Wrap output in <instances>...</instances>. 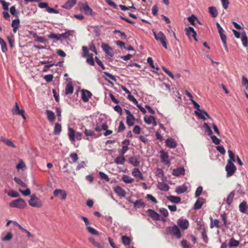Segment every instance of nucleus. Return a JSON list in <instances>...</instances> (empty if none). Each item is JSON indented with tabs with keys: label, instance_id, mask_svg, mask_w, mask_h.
<instances>
[{
	"label": "nucleus",
	"instance_id": "680f3d73",
	"mask_svg": "<svg viewBox=\"0 0 248 248\" xmlns=\"http://www.w3.org/2000/svg\"><path fill=\"white\" fill-rule=\"evenodd\" d=\"M47 36L49 39H55L58 41L60 40V36L59 35H58L54 33H50Z\"/></svg>",
	"mask_w": 248,
	"mask_h": 248
},
{
	"label": "nucleus",
	"instance_id": "58836bf2",
	"mask_svg": "<svg viewBox=\"0 0 248 248\" xmlns=\"http://www.w3.org/2000/svg\"><path fill=\"white\" fill-rule=\"evenodd\" d=\"M73 31H68L64 33L60 34L59 36H60V39L61 38H68L72 35V33L73 32Z\"/></svg>",
	"mask_w": 248,
	"mask_h": 248
},
{
	"label": "nucleus",
	"instance_id": "bb28decb",
	"mask_svg": "<svg viewBox=\"0 0 248 248\" xmlns=\"http://www.w3.org/2000/svg\"><path fill=\"white\" fill-rule=\"evenodd\" d=\"M204 202V200L203 198H201L197 200L194 205V209H200L202 207Z\"/></svg>",
	"mask_w": 248,
	"mask_h": 248
},
{
	"label": "nucleus",
	"instance_id": "f704fd0d",
	"mask_svg": "<svg viewBox=\"0 0 248 248\" xmlns=\"http://www.w3.org/2000/svg\"><path fill=\"white\" fill-rule=\"evenodd\" d=\"M239 241L234 239V238H232L230 240L228 246L230 247H237L239 246Z\"/></svg>",
	"mask_w": 248,
	"mask_h": 248
},
{
	"label": "nucleus",
	"instance_id": "7ed1b4c3",
	"mask_svg": "<svg viewBox=\"0 0 248 248\" xmlns=\"http://www.w3.org/2000/svg\"><path fill=\"white\" fill-rule=\"evenodd\" d=\"M29 204L32 207L37 208H40L43 205L41 200L35 195H32L31 196V199L29 201Z\"/></svg>",
	"mask_w": 248,
	"mask_h": 248
},
{
	"label": "nucleus",
	"instance_id": "7c9ffc66",
	"mask_svg": "<svg viewBox=\"0 0 248 248\" xmlns=\"http://www.w3.org/2000/svg\"><path fill=\"white\" fill-rule=\"evenodd\" d=\"M122 180L126 184H131L134 181L133 178L127 175H123Z\"/></svg>",
	"mask_w": 248,
	"mask_h": 248
},
{
	"label": "nucleus",
	"instance_id": "e2e57ef3",
	"mask_svg": "<svg viewBox=\"0 0 248 248\" xmlns=\"http://www.w3.org/2000/svg\"><path fill=\"white\" fill-rule=\"evenodd\" d=\"M82 48L83 50V57H87L89 56L91 54L89 53L88 48L85 46H83Z\"/></svg>",
	"mask_w": 248,
	"mask_h": 248
},
{
	"label": "nucleus",
	"instance_id": "6e6d98bb",
	"mask_svg": "<svg viewBox=\"0 0 248 248\" xmlns=\"http://www.w3.org/2000/svg\"><path fill=\"white\" fill-rule=\"evenodd\" d=\"M241 41H242L243 45L245 47L248 46V37H247L246 33H245V35L244 36H243V37H242Z\"/></svg>",
	"mask_w": 248,
	"mask_h": 248
},
{
	"label": "nucleus",
	"instance_id": "4c0bfd02",
	"mask_svg": "<svg viewBox=\"0 0 248 248\" xmlns=\"http://www.w3.org/2000/svg\"><path fill=\"white\" fill-rule=\"evenodd\" d=\"M131 241V239L128 236H123L122 237V242L125 246L129 245L130 244Z\"/></svg>",
	"mask_w": 248,
	"mask_h": 248
},
{
	"label": "nucleus",
	"instance_id": "20e7f679",
	"mask_svg": "<svg viewBox=\"0 0 248 248\" xmlns=\"http://www.w3.org/2000/svg\"><path fill=\"white\" fill-rule=\"evenodd\" d=\"M225 170L227 171V177L232 176L236 170V167L233 163L228 161L225 167Z\"/></svg>",
	"mask_w": 248,
	"mask_h": 248
},
{
	"label": "nucleus",
	"instance_id": "3c124183",
	"mask_svg": "<svg viewBox=\"0 0 248 248\" xmlns=\"http://www.w3.org/2000/svg\"><path fill=\"white\" fill-rule=\"evenodd\" d=\"M242 85L245 87L246 90L248 91V79L245 76H242Z\"/></svg>",
	"mask_w": 248,
	"mask_h": 248
},
{
	"label": "nucleus",
	"instance_id": "603ef678",
	"mask_svg": "<svg viewBox=\"0 0 248 248\" xmlns=\"http://www.w3.org/2000/svg\"><path fill=\"white\" fill-rule=\"evenodd\" d=\"M99 175L102 179H104L107 182L109 181V178L108 176L103 172L100 171L99 172Z\"/></svg>",
	"mask_w": 248,
	"mask_h": 248
},
{
	"label": "nucleus",
	"instance_id": "6e6552de",
	"mask_svg": "<svg viewBox=\"0 0 248 248\" xmlns=\"http://www.w3.org/2000/svg\"><path fill=\"white\" fill-rule=\"evenodd\" d=\"M24 110L20 109L17 103H16L15 107L12 109V113L14 115H21L25 120L26 117L24 114Z\"/></svg>",
	"mask_w": 248,
	"mask_h": 248
},
{
	"label": "nucleus",
	"instance_id": "ea45409f",
	"mask_svg": "<svg viewBox=\"0 0 248 248\" xmlns=\"http://www.w3.org/2000/svg\"><path fill=\"white\" fill-rule=\"evenodd\" d=\"M0 44L1 45V50L3 52H6L7 51V45L5 41L0 37Z\"/></svg>",
	"mask_w": 248,
	"mask_h": 248
},
{
	"label": "nucleus",
	"instance_id": "cd10ccee",
	"mask_svg": "<svg viewBox=\"0 0 248 248\" xmlns=\"http://www.w3.org/2000/svg\"><path fill=\"white\" fill-rule=\"evenodd\" d=\"M125 161V158L124 155H120L114 159V162L117 164L123 165Z\"/></svg>",
	"mask_w": 248,
	"mask_h": 248
},
{
	"label": "nucleus",
	"instance_id": "4be33fe9",
	"mask_svg": "<svg viewBox=\"0 0 248 248\" xmlns=\"http://www.w3.org/2000/svg\"><path fill=\"white\" fill-rule=\"evenodd\" d=\"M81 9L83 10L85 14L93 15V11L87 3L84 4L81 7Z\"/></svg>",
	"mask_w": 248,
	"mask_h": 248
},
{
	"label": "nucleus",
	"instance_id": "e433bc0d",
	"mask_svg": "<svg viewBox=\"0 0 248 248\" xmlns=\"http://www.w3.org/2000/svg\"><path fill=\"white\" fill-rule=\"evenodd\" d=\"M209 12L213 17H216L218 15V12L216 7L214 6H211L209 8Z\"/></svg>",
	"mask_w": 248,
	"mask_h": 248
},
{
	"label": "nucleus",
	"instance_id": "864d4df0",
	"mask_svg": "<svg viewBox=\"0 0 248 248\" xmlns=\"http://www.w3.org/2000/svg\"><path fill=\"white\" fill-rule=\"evenodd\" d=\"M87 229L88 231L92 234L93 235H98V232L94 229L93 228H92L91 227H87Z\"/></svg>",
	"mask_w": 248,
	"mask_h": 248
},
{
	"label": "nucleus",
	"instance_id": "f257e3e1",
	"mask_svg": "<svg viewBox=\"0 0 248 248\" xmlns=\"http://www.w3.org/2000/svg\"><path fill=\"white\" fill-rule=\"evenodd\" d=\"M153 31L155 39L157 41H159L163 47L167 49V38L165 34L162 31H159L158 32L154 31Z\"/></svg>",
	"mask_w": 248,
	"mask_h": 248
},
{
	"label": "nucleus",
	"instance_id": "72a5a7b5",
	"mask_svg": "<svg viewBox=\"0 0 248 248\" xmlns=\"http://www.w3.org/2000/svg\"><path fill=\"white\" fill-rule=\"evenodd\" d=\"M210 220H211V224H210V228H213L214 227H216V228H219V221L217 219H213L212 217H210Z\"/></svg>",
	"mask_w": 248,
	"mask_h": 248
},
{
	"label": "nucleus",
	"instance_id": "5701e85b",
	"mask_svg": "<svg viewBox=\"0 0 248 248\" xmlns=\"http://www.w3.org/2000/svg\"><path fill=\"white\" fill-rule=\"evenodd\" d=\"M47 119L50 122H53L55 120V116L54 113L50 110H47L46 111Z\"/></svg>",
	"mask_w": 248,
	"mask_h": 248
},
{
	"label": "nucleus",
	"instance_id": "1a4fd4ad",
	"mask_svg": "<svg viewBox=\"0 0 248 248\" xmlns=\"http://www.w3.org/2000/svg\"><path fill=\"white\" fill-rule=\"evenodd\" d=\"M102 48L103 51L109 56L112 57L114 56V52L112 48L107 44L103 43Z\"/></svg>",
	"mask_w": 248,
	"mask_h": 248
},
{
	"label": "nucleus",
	"instance_id": "a878e982",
	"mask_svg": "<svg viewBox=\"0 0 248 248\" xmlns=\"http://www.w3.org/2000/svg\"><path fill=\"white\" fill-rule=\"evenodd\" d=\"M134 207L136 208H140L145 207V204L141 199L136 200L133 202Z\"/></svg>",
	"mask_w": 248,
	"mask_h": 248
},
{
	"label": "nucleus",
	"instance_id": "de8ad7c7",
	"mask_svg": "<svg viewBox=\"0 0 248 248\" xmlns=\"http://www.w3.org/2000/svg\"><path fill=\"white\" fill-rule=\"evenodd\" d=\"M8 195L13 198H16L19 196L18 193L13 190H10L8 193Z\"/></svg>",
	"mask_w": 248,
	"mask_h": 248
},
{
	"label": "nucleus",
	"instance_id": "a18cd8bd",
	"mask_svg": "<svg viewBox=\"0 0 248 248\" xmlns=\"http://www.w3.org/2000/svg\"><path fill=\"white\" fill-rule=\"evenodd\" d=\"M69 133L68 134L69 139L72 141H74L75 140V135L76 134L75 133L74 130L72 128H69Z\"/></svg>",
	"mask_w": 248,
	"mask_h": 248
},
{
	"label": "nucleus",
	"instance_id": "f3484780",
	"mask_svg": "<svg viewBox=\"0 0 248 248\" xmlns=\"http://www.w3.org/2000/svg\"><path fill=\"white\" fill-rule=\"evenodd\" d=\"M53 194L55 197H58L60 194L62 200H65L67 196L66 192L62 189L55 190Z\"/></svg>",
	"mask_w": 248,
	"mask_h": 248
},
{
	"label": "nucleus",
	"instance_id": "a211bd4d",
	"mask_svg": "<svg viewBox=\"0 0 248 248\" xmlns=\"http://www.w3.org/2000/svg\"><path fill=\"white\" fill-rule=\"evenodd\" d=\"M76 0H68L62 7L64 9H70L76 4Z\"/></svg>",
	"mask_w": 248,
	"mask_h": 248
},
{
	"label": "nucleus",
	"instance_id": "2f4dec72",
	"mask_svg": "<svg viewBox=\"0 0 248 248\" xmlns=\"http://www.w3.org/2000/svg\"><path fill=\"white\" fill-rule=\"evenodd\" d=\"M74 92V87L71 83H68L65 87V94L73 93Z\"/></svg>",
	"mask_w": 248,
	"mask_h": 248
},
{
	"label": "nucleus",
	"instance_id": "6ab92c4d",
	"mask_svg": "<svg viewBox=\"0 0 248 248\" xmlns=\"http://www.w3.org/2000/svg\"><path fill=\"white\" fill-rule=\"evenodd\" d=\"M191 102L193 105L194 108H195L196 109H197V111L203 113L205 115H206L207 117V118H210L209 115L207 113V112H206L204 110L201 109L200 108V105L196 101H195L193 99H191Z\"/></svg>",
	"mask_w": 248,
	"mask_h": 248
},
{
	"label": "nucleus",
	"instance_id": "79ce46f5",
	"mask_svg": "<svg viewBox=\"0 0 248 248\" xmlns=\"http://www.w3.org/2000/svg\"><path fill=\"white\" fill-rule=\"evenodd\" d=\"M135 117L133 115L132 117H126V123L129 126H132L134 124Z\"/></svg>",
	"mask_w": 248,
	"mask_h": 248
},
{
	"label": "nucleus",
	"instance_id": "0e129e2a",
	"mask_svg": "<svg viewBox=\"0 0 248 248\" xmlns=\"http://www.w3.org/2000/svg\"><path fill=\"white\" fill-rule=\"evenodd\" d=\"M196 19H197V18L194 15H192L187 18L188 21L193 26L195 25V20Z\"/></svg>",
	"mask_w": 248,
	"mask_h": 248
},
{
	"label": "nucleus",
	"instance_id": "5fc2aeb1",
	"mask_svg": "<svg viewBox=\"0 0 248 248\" xmlns=\"http://www.w3.org/2000/svg\"><path fill=\"white\" fill-rule=\"evenodd\" d=\"M84 134L86 135V136L89 137H93L95 136V133L91 130H88V129H85L84 131Z\"/></svg>",
	"mask_w": 248,
	"mask_h": 248
},
{
	"label": "nucleus",
	"instance_id": "9b49d317",
	"mask_svg": "<svg viewBox=\"0 0 248 248\" xmlns=\"http://www.w3.org/2000/svg\"><path fill=\"white\" fill-rule=\"evenodd\" d=\"M144 120L145 122L148 124H152L154 126H156L157 125V123L156 122L155 118L153 116H147L146 115L144 117Z\"/></svg>",
	"mask_w": 248,
	"mask_h": 248
},
{
	"label": "nucleus",
	"instance_id": "473e14b6",
	"mask_svg": "<svg viewBox=\"0 0 248 248\" xmlns=\"http://www.w3.org/2000/svg\"><path fill=\"white\" fill-rule=\"evenodd\" d=\"M129 163L135 167H137L140 165V161L136 157H131L129 159Z\"/></svg>",
	"mask_w": 248,
	"mask_h": 248
},
{
	"label": "nucleus",
	"instance_id": "39448f33",
	"mask_svg": "<svg viewBox=\"0 0 248 248\" xmlns=\"http://www.w3.org/2000/svg\"><path fill=\"white\" fill-rule=\"evenodd\" d=\"M167 231L170 234L173 235L177 238H180L181 237V234L178 227L174 225L172 227H169L167 228Z\"/></svg>",
	"mask_w": 248,
	"mask_h": 248
},
{
	"label": "nucleus",
	"instance_id": "c85d7f7f",
	"mask_svg": "<svg viewBox=\"0 0 248 248\" xmlns=\"http://www.w3.org/2000/svg\"><path fill=\"white\" fill-rule=\"evenodd\" d=\"M167 199L170 201L172 202L175 203H178L181 202V198L179 197L174 196H169L167 197Z\"/></svg>",
	"mask_w": 248,
	"mask_h": 248
},
{
	"label": "nucleus",
	"instance_id": "423d86ee",
	"mask_svg": "<svg viewBox=\"0 0 248 248\" xmlns=\"http://www.w3.org/2000/svg\"><path fill=\"white\" fill-rule=\"evenodd\" d=\"M185 31H186V35L189 38H190L191 37H192L195 41H198L197 38V33L193 27H188V28H186L185 29Z\"/></svg>",
	"mask_w": 248,
	"mask_h": 248
},
{
	"label": "nucleus",
	"instance_id": "338daca9",
	"mask_svg": "<svg viewBox=\"0 0 248 248\" xmlns=\"http://www.w3.org/2000/svg\"><path fill=\"white\" fill-rule=\"evenodd\" d=\"M5 143L8 146H10V147H11L12 148H16V146L15 145V144L13 142V141H12L10 139H7L6 140V142H5Z\"/></svg>",
	"mask_w": 248,
	"mask_h": 248
},
{
	"label": "nucleus",
	"instance_id": "aec40b11",
	"mask_svg": "<svg viewBox=\"0 0 248 248\" xmlns=\"http://www.w3.org/2000/svg\"><path fill=\"white\" fill-rule=\"evenodd\" d=\"M185 170L183 167H180L173 169L172 170V174L174 176H179L181 175L184 174Z\"/></svg>",
	"mask_w": 248,
	"mask_h": 248
},
{
	"label": "nucleus",
	"instance_id": "13d9d810",
	"mask_svg": "<svg viewBox=\"0 0 248 248\" xmlns=\"http://www.w3.org/2000/svg\"><path fill=\"white\" fill-rule=\"evenodd\" d=\"M195 114L196 115L198 116L201 119L205 120H206V117H207L206 115H205L203 113L200 112L197 110L195 111Z\"/></svg>",
	"mask_w": 248,
	"mask_h": 248
},
{
	"label": "nucleus",
	"instance_id": "9d476101",
	"mask_svg": "<svg viewBox=\"0 0 248 248\" xmlns=\"http://www.w3.org/2000/svg\"><path fill=\"white\" fill-rule=\"evenodd\" d=\"M177 225L181 229L186 230L189 226V222L186 219L180 218L177 221Z\"/></svg>",
	"mask_w": 248,
	"mask_h": 248
},
{
	"label": "nucleus",
	"instance_id": "69168bd1",
	"mask_svg": "<svg viewBox=\"0 0 248 248\" xmlns=\"http://www.w3.org/2000/svg\"><path fill=\"white\" fill-rule=\"evenodd\" d=\"M12 233L11 232H8L2 240L3 241H9L12 239Z\"/></svg>",
	"mask_w": 248,
	"mask_h": 248
},
{
	"label": "nucleus",
	"instance_id": "a19ab883",
	"mask_svg": "<svg viewBox=\"0 0 248 248\" xmlns=\"http://www.w3.org/2000/svg\"><path fill=\"white\" fill-rule=\"evenodd\" d=\"M62 131V126L61 125L58 123H56L55 124L54 129V133L55 135H59Z\"/></svg>",
	"mask_w": 248,
	"mask_h": 248
},
{
	"label": "nucleus",
	"instance_id": "bf43d9fd",
	"mask_svg": "<svg viewBox=\"0 0 248 248\" xmlns=\"http://www.w3.org/2000/svg\"><path fill=\"white\" fill-rule=\"evenodd\" d=\"M202 187L201 186H200L198 187L197 188L195 193V197L196 198L199 197L202 194Z\"/></svg>",
	"mask_w": 248,
	"mask_h": 248
},
{
	"label": "nucleus",
	"instance_id": "0eeeda50",
	"mask_svg": "<svg viewBox=\"0 0 248 248\" xmlns=\"http://www.w3.org/2000/svg\"><path fill=\"white\" fill-rule=\"evenodd\" d=\"M160 154L161 162L166 165H169L170 161L169 159L168 153L165 152L164 150H161L160 151Z\"/></svg>",
	"mask_w": 248,
	"mask_h": 248
},
{
	"label": "nucleus",
	"instance_id": "b1692460",
	"mask_svg": "<svg viewBox=\"0 0 248 248\" xmlns=\"http://www.w3.org/2000/svg\"><path fill=\"white\" fill-rule=\"evenodd\" d=\"M187 189V186L186 185H183L182 186H177L175 189V192L178 194H180L186 192Z\"/></svg>",
	"mask_w": 248,
	"mask_h": 248
},
{
	"label": "nucleus",
	"instance_id": "4d7b16f0",
	"mask_svg": "<svg viewBox=\"0 0 248 248\" xmlns=\"http://www.w3.org/2000/svg\"><path fill=\"white\" fill-rule=\"evenodd\" d=\"M0 3L2 4V8L4 10L7 11L8 10V7L10 5L9 3L6 2L4 0H0Z\"/></svg>",
	"mask_w": 248,
	"mask_h": 248
},
{
	"label": "nucleus",
	"instance_id": "2eb2a0df",
	"mask_svg": "<svg viewBox=\"0 0 248 248\" xmlns=\"http://www.w3.org/2000/svg\"><path fill=\"white\" fill-rule=\"evenodd\" d=\"M166 145L170 148H175L177 146L176 141L172 138H168L166 139Z\"/></svg>",
	"mask_w": 248,
	"mask_h": 248
},
{
	"label": "nucleus",
	"instance_id": "c756f323",
	"mask_svg": "<svg viewBox=\"0 0 248 248\" xmlns=\"http://www.w3.org/2000/svg\"><path fill=\"white\" fill-rule=\"evenodd\" d=\"M239 210L241 212L246 213L247 212V210L248 208V206L247 205V203L246 202H242L239 206Z\"/></svg>",
	"mask_w": 248,
	"mask_h": 248
},
{
	"label": "nucleus",
	"instance_id": "49530a36",
	"mask_svg": "<svg viewBox=\"0 0 248 248\" xmlns=\"http://www.w3.org/2000/svg\"><path fill=\"white\" fill-rule=\"evenodd\" d=\"M228 154L229 156V159L228 160V161H231V162L232 163L235 162V159L234 154L231 150H228Z\"/></svg>",
	"mask_w": 248,
	"mask_h": 248
},
{
	"label": "nucleus",
	"instance_id": "8fccbe9b",
	"mask_svg": "<svg viewBox=\"0 0 248 248\" xmlns=\"http://www.w3.org/2000/svg\"><path fill=\"white\" fill-rule=\"evenodd\" d=\"M89 56L90 57L87 59L86 62L90 65L93 66L94 65V62L93 58V54H91Z\"/></svg>",
	"mask_w": 248,
	"mask_h": 248
},
{
	"label": "nucleus",
	"instance_id": "412c9836",
	"mask_svg": "<svg viewBox=\"0 0 248 248\" xmlns=\"http://www.w3.org/2000/svg\"><path fill=\"white\" fill-rule=\"evenodd\" d=\"M12 27L13 28V32L16 33L20 26V20L18 18L14 19L12 22Z\"/></svg>",
	"mask_w": 248,
	"mask_h": 248
},
{
	"label": "nucleus",
	"instance_id": "393cba45",
	"mask_svg": "<svg viewBox=\"0 0 248 248\" xmlns=\"http://www.w3.org/2000/svg\"><path fill=\"white\" fill-rule=\"evenodd\" d=\"M202 238V239L203 242L207 244L208 243V237L207 234V231L205 228L203 227L202 229V231L201 232Z\"/></svg>",
	"mask_w": 248,
	"mask_h": 248
},
{
	"label": "nucleus",
	"instance_id": "052dcab7",
	"mask_svg": "<svg viewBox=\"0 0 248 248\" xmlns=\"http://www.w3.org/2000/svg\"><path fill=\"white\" fill-rule=\"evenodd\" d=\"M7 39L8 40L9 43L10 44V46L13 48L14 46L15 40L14 36L13 35H11V36H8L7 37Z\"/></svg>",
	"mask_w": 248,
	"mask_h": 248
},
{
	"label": "nucleus",
	"instance_id": "774afa93",
	"mask_svg": "<svg viewBox=\"0 0 248 248\" xmlns=\"http://www.w3.org/2000/svg\"><path fill=\"white\" fill-rule=\"evenodd\" d=\"M181 245L183 248H191L190 245L185 240H183L181 241Z\"/></svg>",
	"mask_w": 248,
	"mask_h": 248
},
{
	"label": "nucleus",
	"instance_id": "f03ea898",
	"mask_svg": "<svg viewBox=\"0 0 248 248\" xmlns=\"http://www.w3.org/2000/svg\"><path fill=\"white\" fill-rule=\"evenodd\" d=\"M9 206L12 208L23 209L27 206V203L24 200L19 198L9 203Z\"/></svg>",
	"mask_w": 248,
	"mask_h": 248
},
{
	"label": "nucleus",
	"instance_id": "dca6fc26",
	"mask_svg": "<svg viewBox=\"0 0 248 248\" xmlns=\"http://www.w3.org/2000/svg\"><path fill=\"white\" fill-rule=\"evenodd\" d=\"M114 191L119 197H124L126 195L125 190L120 186H116L114 189Z\"/></svg>",
	"mask_w": 248,
	"mask_h": 248
},
{
	"label": "nucleus",
	"instance_id": "c03bdc74",
	"mask_svg": "<svg viewBox=\"0 0 248 248\" xmlns=\"http://www.w3.org/2000/svg\"><path fill=\"white\" fill-rule=\"evenodd\" d=\"M14 179L15 181L17 184H18L19 185L21 186L22 187H27V185L24 182H23L20 179L15 177L14 178Z\"/></svg>",
	"mask_w": 248,
	"mask_h": 248
},
{
	"label": "nucleus",
	"instance_id": "37998d69",
	"mask_svg": "<svg viewBox=\"0 0 248 248\" xmlns=\"http://www.w3.org/2000/svg\"><path fill=\"white\" fill-rule=\"evenodd\" d=\"M159 188L161 190L165 191H168L169 190L170 187L169 186L165 184V183H159L158 185Z\"/></svg>",
	"mask_w": 248,
	"mask_h": 248
},
{
	"label": "nucleus",
	"instance_id": "c9c22d12",
	"mask_svg": "<svg viewBox=\"0 0 248 248\" xmlns=\"http://www.w3.org/2000/svg\"><path fill=\"white\" fill-rule=\"evenodd\" d=\"M234 196V191H232L225 200V202L227 204L230 205L232 203Z\"/></svg>",
	"mask_w": 248,
	"mask_h": 248
},
{
	"label": "nucleus",
	"instance_id": "09e8293b",
	"mask_svg": "<svg viewBox=\"0 0 248 248\" xmlns=\"http://www.w3.org/2000/svg\"><path fill=\"white\" fill-rule=\"evenodd\" d=\"M128 150V146L127 145H123L122 149L119 151L120 155H124Z\"/></svg>",
	"mask_w": 248,
	"mask_h": 248
},
{
	"label": "nucleus",
	"instance_id": "4468645a",
	"mask_svg": "<svg viewBox=\"0 0 248 248\" xmlns=\"http://www.w3.org/2000/svg\"><path fill=\"white\" fill-rule=\"evenodd\" d=\"M147 213L148 216L151 217L154 220H159L160 216L159 215L152 209H148L147 211Z\"/></svg>",
	"mask_w": 248,
	"mask_h": 248
},
{
	"label": "nucleus",
	"instance_id": "ddd939ff",
	"mask_svg": "<svg viewBox=\"0 0 248 248\" xmlns=\"http://www.w3.org/2000/svg\"><path fill=\"white\" fill-rule=\"evenodd\" d=\"M92 95V94L90 91L86 90L82 91L81 98L84 102H88Z\"/></svg>",
	"mask_w": 248,
	"mask_h": 248
},
{
	"label": "nucleus",
	"instance_id": "f8f14e48",
	"mask_svg": "<svg viewBox=\"0 0 248 248\" xmlns=\"http://www.w3.org/2000/svg\"><path fill=\"white\" fill-rule=\"evenodd\" d=\"M132 174L133 176L138 179V181L143 180L144 179L142 173L137 168H135L133 170Z\"/></svg>",
	"mask_w": 248,
	"mask_h": 248
}]
</instances>
